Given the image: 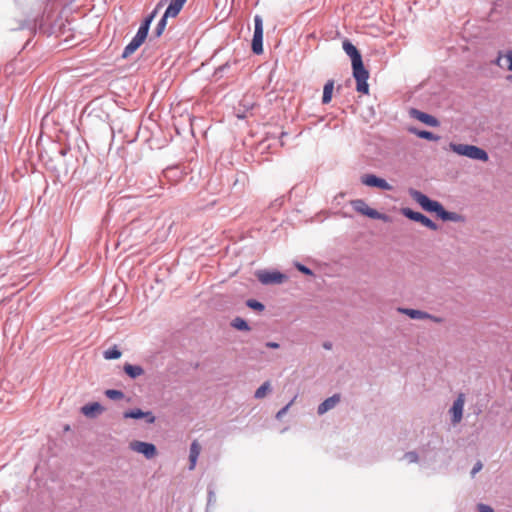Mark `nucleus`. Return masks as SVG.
<instances>
[{"label": "nucleus", "instance_id": "nucleus-51", "mask_svg": "<svg viewBox=\"0 0 512 512\" xmlns=\"http://www.w3.org/2000/svg\"><path fill=\"white\" fill-rule=\"evenodd\" d=\"M51 0H48V2H50Z\"/></svg>", "mask_w": 512, "mask_h": 512}, {"label": "nucleus", "instance_id": "nucleus-42", "mask_svg": "<svg viewBox=\"0 0 512 512\" xmlns=\"http://www.w3.org/2000/svg\"><path fill=\"white\" fill-rule=\"evenodd\" d=\"M243 102H244V100H243V101H241L239 105H240V106H242V105H243V106H244V108H245V111H247V110H249V109H252V108L254 107V104H253V103L244 104Z\"/></svg>", "mask_w": 512, "mask_h": 512}, {"label": "nucleus", "instance_id": "nucleus-4", "mask_svg": "<svg viewBox=\"0 0 512 512\" xmlns=\"http://www.w3.org/2000/svg\"><path fill=\"white\" fill-rule=\"evenodd\" d=\"M352 74L356 80V90L362 94H368L369 71L365 68L363 60L352 63Z\"/></svg>", "mask_w": 512, "mask_h": 512}, {"label": "nucleus", "instance_id": "nucleus-18", "mask_svg": "<svg viewBox=\"0 0 512 512\" xmlns=\"http://www.w3.org/2000/svg\"><path fill=\"white\" fill-rule=\"evenodd\" d=\"M123 371L131 379H136L144 374V369L140 365H133L130 363L124 364Z\"/></svg>", "mask_w": 512, "mask_h": 512}, {"label": "nucleus", "instance_id": "nucleus-32", "mask_svg": "<svg viewBox=\"0 0 512 512\" xmlns=\"http://www.w3.org/2000/svg\"><path fill=\"white\" fill-rule=\"evenodd\" d=\"M246 306L258 312H262L265 309L264 304L256 299H248L246 301Z\"/></svg>", "mask_w": 512, "mask_h": 512}, {"label": "nucleus", "instance_id": "nucleus-25", "mask_svg": "<svg viewBox=\"0 0 512 512\" xmlns=\"http://www.w3.org/2000/svg\"><path fill=\"white\" fill-rule=\"evenodd\" d=\"M364 215L371 219H375V220H383V221L388 220V216L386 214L380 213L376 209H373L370 207H368V209L364 211Z\"/></svg>", "mask_w": 512, "mask_h": 512}, {"label": "nucleus", "instance_id": "nucleus-50", "mask_svg": "<svg viewBox=\"0 0 512 512\" xmlns=\"http://www.w3.org/2000/svg\"><path fill=\"white\" fill-rule=\"evenodd\" d=\"M205 512H211L209 509H206Z\"/></svg>", "mask_w": 512, "mask_h": 512}, {"label": "nucleus", "instance_id": "nucleus-45", "mask_svg": "<svg viewBox=\"0 0 512 512\" xmlns=\"http://www.w3.org/2000/svg\"><path fill=\"white\" fill-rule=\"evenodd\" d=\"M323 347L327 350H330L332 348V343L331 342H324L323 343Z\"/></svg>", "mask_w": 512, "mask_h": 512}, {"label": "nucleus", "instance_id": "nucleus-35", "mask_svg": "<svg viewBox=\"0 0 512 512\" xmlns=\"http://www.w3.org/2000/svg\"><path fill=\"white\" fill-rule=\"evenodd\" d=\"M296 268H297L298 271H300L304 275H307V276H312L313 275L312 269H310L309 267H307L304 264L297 263L296 264Z\"/></svg>", "mask_w": 512, "mask_h": 512}, {"label": "nucleus", "instance_id": "nucleus-3", "mask_svg": "<svg viewBox=\"0 0 512 512\" xmlns=\"http://www.w3.org/2000/svg\"><path fill=\"white\" fill-rule=\"evenodd\" d=\"M186 2H187V0H171L170 1L163 16L161 17V19L159 20V22L157 23V25L154 29V32H153L154 37L159 38L163 34V32L166 28V25H167L168 18L176 17L180 13V11L182 10V8Z\"/></svg>", "mask_w": 512, "mask_h": 512}, {"label": "nucleus", "instance_id": "nucleus-40", "mask_svg": "<svg viewBox=\"0 0 512 512\" xmlns=\"http://www.w3.org/2000/svg\"><path fill=\"white\" fill-rule=\"evenodd\" d=\"M506 59H507V62H508V70L512 71V50H509L506 53Z\"/></svg>", "mask_w": 512, "mask_h": 512}, {"label": "nucleus", "instance_id": "nucleus-11", "mask_svg": "<svg viewBox=\"0 0 512 512\" xmlns=\"http://www.w3.org/2000/svg\"><path fill=\"white\" fill-rule=\"evenodd\" d=\"M409 113L412 118L417 119L418 121L430 127H437L440 125V122L436 117L416 108H412Z\"/></svg>", "mask_w": 512, "mask_h": 512}, {"label": "nucleus", "instance_id": "nucleus-15", "mask_svg": "<svg viewBox=\"0 0 512 512\" xmlns=\"http://www.w3.org/2000/svg\"><path fill=\"white\" fill-rule=\"evenodd\" d=\"M342 46L345 53L350 57L352 63L362 60L360 51L352 42L346 39L343 41Z\"/></svg>", "mask_w": 512, "mask_h": 512}, {"label": "nucleus", "instance_id": "nucleus-48", "mask_svg": "<svg viewBox=\"0 0 512 512\" xmlns=\"http://www.w3.org/2000/svg\"><path fill=\"white\" fill-rule=\"evenodd\" d=\"M507 80L512 83V74L507 76Z\"/></svg>", "mask_w": 512, "mask_h": 512}, {"label": "nucleus", "instance_id": "nucleus-2", "mask_svg": "<svg viewBox=\"0 0 512 512\" xmlns=\"http://www.w3.org/2000/svg\"><path fill=\"white\" fill-rule=\"evenodd\" d=\"M450 149L459 156H464L472 160L487 162L489 155L486 150L472 144L450 143Z\"/></svg>", "mask_w": 512, "mask_h": 512}, {"label": "nucleus", "instance_id": "nucleus-46", "mask_svg": "<svg viewBox=\"0 0 512 512\" xmlns=\"http://www.w3.org/2000/svg\"><path fill=\"white\" fill-rule=\"evenodd\" d=\"M66 153H67V151H66V150H64V149H61V150H60V154H61L62 156H65V155H66Z\"/></svg>", "mask_w": 512, "mask_h": 512}, {"label": "nucleus", "instance_id": "nucleus-28", "mask_svg": "<svg viewBox=\"0 0 512 512\" xmlns=\"http://www.w3.org/2000/svg\"><path fill=\"white\" fill-rule=\"evenodd\" d=\"M147 36L148 33L138 28L137 33L132 38L131 42L134 43L137 48H139L145 42Z\"/></svg>", "mask_w": 512, "mask_h": 512}, {"label": "nucleus", "instance_id": "nucleus-9", "mask_svg": "<svg viewBox=\"0 0 512 512\" xmlns=\"http://www.w3.org/2000/svg\"><path fill=\"white\" fill-rule=\"evenodd\" d=\"M130 446L132 450L144 455L147 459H152L157 454V448L153 443L134 441Z\"/></svg>", "mask_w": 512, "mask_h": 512}, {"label": "nucleus", "instance_id": "nucleus-6", "mask_svg": "<svg viewBox=\"0 0 512 512\" xmlns=\"http://www.w3.org/2000/svg\"><path fill=\"white\" fill-rule=\"evenodd\" d=\"M401 212L409 220L418 222V223L422 224L423 226H425L431 230H434V231L438 229V225L433 220H431L429 217H427L426 215H424L421 212L414 211L413 209L408 208V207L402 208Z\"/></svg>", "mask_w": 512, "mask_h": 512}, {"label": "nucleus", "instance_id": "nucleus-13", "mask_svg": "<svg viewBox=\"0 0 512 512\" xmlns=\"http://www.w3.org/2000/svg\"><path fill=\"white\" fill-rule=\"evenodd\" d=\"M339 402H340V395L334 394V395L326 398L322 403L319 404V406L317 408V413L319 415H323L326 412H328L329 410H331L332 408H334L336 406V404Z\"/></svg>", "mask_w": 512, "mask_h": 512}, {"label": "nucleus", "instance_id": "nucleus-8", "mask_svg": "<svg viewBox=\"0 0 512 512\" xmlns=\"http://www.w3.org/2000/svg\"><path fill=\"white\" fill-rule=\"evenodd\" d=\"M361 183L368 187H374L384 191L392 190V186L384 178L375 174H365L361 176Z\"/></svg>", "mask_w": 512, "mask_h": 512}, {"label": "nucleus", "instance_id": "nucleus-24", "mask_svg": "<svg viewBox=\"0 0 512 512\" xmlns=\"http://www.w3.org/2000/svg\"><path fill=\"white\" fill-rule=\"evenodd\" d=\"M122 355V352L119 350V348L114 345L107 350L104 351L103 356L106 360H116L119 359Z\"/></svg>", "mask_w": 512, "mask_h": 512}, {"label": "nucleus", "instance_id": "nucleus-27", "mask_svg": "<svg viewBox=\"0 0 512 512\" xmlns=\"http://www.w3.org/2000/svg\"><path fill=\"white\" fill-rule=\"evenodd\" d=\"M145 411L141 410L140 408H134L130 409L128 411H125L123 414L124 418H131V419H142Z\"/></svg>", "mask_w": 512, "mask_h": 512}, {"label": "nucleus", "instance_id": "nucleus-21", "mask_svg": "<svg viewBox=\"0 0 512 512\" xmlns=\"http://www.w3.org/2000/svg\"><path fill=\"white\" fill-rule=\"evenodd\" d=\"M238 59L228 60L224 64L220 65L218 68H216L214 72V76L217 78L223 77V75L233 66L238 64Z\"/></svg>", "mask_w": 512, "mask_h": 512}, {"label": "nucleus", "instance_id": "nucleus-41", "mask_svg": "<svg viewBox=\"0 0 512 512\" xmlns=\"http://www.w3.org/2000/svg\"><path fill=\"white\" fill-rule=\"evenodd\" d=\"M265 346L270 349H278L280 347L279 343L273 341L266 342Z\"/></svg>", "mask_w": 512, "mask_h": 512}, {"label": "nucleus", "instance_id": "nucleus-20", "mask_svg": "<svg viewBox=\"0 0 512 512\" xmlns=\"http://www.w3.org/2000/svg\"><path fill=\"white\" fill-rule=\"evenodd\" d=\"M334 81L328 80L323 87L322 103L328 104L332 100Z\"/></svg>", "mask_w": 512, "mask_h": 512}, {"label": "nucleus", "instance_id": "nucleus-16", "mask_svg": "<svg viewBox=\"0 0 512 512\" xmlns=\"http://www.w3.org/2000/svg\"><path fill=\"white\" fill-rule=\"evenodd\" d=\"M463 405L464 403L461 397L453 402V405L450 408L451 420L453 423H458L461 421L463 416Z\"/></svg>", "mask_w": 512, "mask_h": 512}, {"label": "nucleus", "instance_id": "nucleus-47", "mask_svg": "<svg viewBox=\"0 0 512 512\" xmlns=\"http://www.w3.org/2000/svg\"><path fill=\"white\" fill-rule=\"evenodd\" d=\"M237 117L241 119V118H244V117H245V115H244V114H240V113L238 112V113H237Z\"/></svg>", "mask_w": 512, "mask_h": 512}, {"label": "nucleus", "instance_id": "nucleus-19", "mask_svg": "<svg viewBox=\"0 0 512 512\" xmlns=\"http://www.w3.org/2000/svg\"><path fill=\"white\" fill-rule=\"evenodd\" d=\"M409 132L416 135L417 137L421 139H425L428 141H438L440 139V136L434 134L431 131L428 130H421L415 127L409 128Z\"/></svg>", "mask_w": 512, "mask_h": 512}, {"label": "nucleus", "instance_id": "nucleus-36", "mask_svg": "<svg viewBox=\"0 0 512 512\" xmlns=\"http://www.w3.org/2000/svg\"><path fill=\"white\" fill-rule=\"evenodd\" d=\"M293 403V400H291L287 405H285L283 408H281L277 413H276V419L277 420H281L282 417L288 412L290 406L292 405Z\"/></svg>", "mask_w": 512, "mask_h": 512}, {"label": "nucleus", "instance_id": "nucleus-29", "mask_svg": "<svg viewBox=\"0 0 512 512\" xmlns=\"http://www.w3.org/2000/svg\"><path fill=\"white\" fill-rule=\"evenodd\" d=\"M105 396L107 398H109L110 400H114V401H117V400H122L124 397H125V394L123 391L121 390H117V389H107L105 391Z\"/></svg>", "mask_w": 512, "mask_h": 512}, {"label": "nucleus", "instance_id": "nucleus-22", "mask_svg": "<svg viewBox=\"0 0 512 512\" xmlns=\"http://www.w3.org/2000/svg\"><path fill=\"white\" fill-rule=\"evenodd\" d=\"M157 9H153L144 19L143 21L141 22V25L139 27V29L143 30L144 32L146 33H149V30H150V26H151V23L153 22V20L155 19V17L157 16Z\"/></svg>", "mask_w": 512, "mask_h": 512}, {"label": "nucleus", "instance_id": "nucleus-43", "mask_svg": "<svg viewBox=\"0 0 512 512\" xmlns=\"http://www.w3.org/2000/svg\"><path fill=\"white\" fill-rule=\"evenodd\" d=\"M167 2V0H160L157 5L155 6L154 9H157V13L159 12V10L163 7V5Z\"/></svg>", "mask_w": 512, "mask_h": 512}, {"label": "nucleus", "instance_id": "nucleus-34", "mask_svg": "<svg viewBox=\"0 0 512 512\" xmlns=\"http://www.w3.org/2000/svg\"><path fill=\"white\" fill-rule=\"evenodd\" d=\"M138 48L135 46L134 43L131 41L125 46L122 52V58H128L130 55H132Z\"/></svg>", "mask_w": 512, "mask_h": 512}, {"label": "nucleus", "instance_id": "nucleus-10", "mask_svg": "<svg viewBox=\"0 0 512 512\" xmlns=\"http://www.w3.org/2000/svg\"><path fill=\"white\" fill-rule=\"evenodd\" d=\"M421 461L424 463H433L437 460L438 450L436 443L429 441L426 446L419 449Z\"/></svg>", "mask_w": 512, "mask_h": 512}, {"label": "nucleus", "instance_id": "nucleus-38", "mask_svg": "<svg viewBox=\"0 0 512 512\" xmlns=\"http://www.w3.org/2000/svg\"><path fill=\"white\" fill-rule=\"evenodd\" d=\"M482 468L483 464L480 460H478L471 470V477H474Z\"/></svg>", "mask_w": 512, "mask_h": 512}, {"label": "nucleus", "instance_id": "nucleus-39", "mask_svg": "<svg viewBox=\"0 0 512 512\" xmlns=\"http://www.w3.org/2000/svg\"><path fill=\"white\" fill-rule=\"evenodd\" d=\"M478 511L479 512H494V509L490 505L480 503V504H478Z\"/></svg>", "mask_w": 512, "mask_h": 512}, {"label": "nucleus", "instance_id": "nucleus-30", "mask_svg": "<svg viewBox=\"0 0 512 512\" xmlns=\"http://www.w3.org/2000/svg\"><path fill=\"white\" fill-rule=\"evenodd\" d=\"M351 205L356 212L362 215H364V211L367 210L369 207L363 199L353 200L351 201Z\"/></svg>", "mask_w": 512, "mask_h": 512}, {"label": "nucleus", "instance_id": "nucleus-49", "mask_svg": "<svg viewBox=\"0 0 512 512\" xmlns=\"http://www.w3.org/2000/svg\"><path fill=\"white\" fill-rule=\"evenodd\" d=\"M48 7H49V3H48V4H46V7H45V10H44V13H46V12H47V8H48Z\"/></svg>", "mask_w": 512, "mask_h": 512}, {"label": "nucleus", "instance_id": "nucleus-44", "mask_svg": "<svg viewBox=\"0 0 512 512\" xmlns=\"http://www.w3.org/2000/svg\"><path fill=\"white\" fill-rule=\"evenodd\" d=\"M167 2V0H160L157 5L155 6L154 9H157V13L159 12V10L163 7V5Z\"/></svg>", "mask_w": 512, "mask_h": 512}, {"label": "nucleus", "instance_id": "nucleus-7", "mask_svg": "<svg viewBox=\"0 0 512 512\" xmlns=\"http://www.w3.org/2000/svg\"><path fill=\"white\" fill-rule=\"evenodd\" d=\"M257 278L262 284L270 285L283 283L287 276L279 271L260 270L257 272Z\"/></svg>", "mask_w": 512, "mask_h": 512}, {"label": "nucleus", "instance_id": "nucleus-31", "mask_svg": "<svg viewBox=\"0 0 512 512\" xmlns=\"http://www.w3.org/2000/svg\"><path fill=\"white\" fill-rule=\"evenodd\" d=\"M271 390V384L269 381H265L256 391L254 397L256 399L263 398L267 392Z\"/></svg>", "mask_w": 512, "mask_h": 512}, {"label": "nucleus", "instance_id": "nucleus-12", "mask_svg": "<svg viewBox=\"0 0 512 512\" xmlns=\"http://www.w3.org/2000/svg\"><path fill=\"white\" fill-rule=\"evenodd\" d=\"M398 312L408 316L411 319L414 320H421V319H432L435 322H440L441 319L437 318L425 311L418 310V309H412V308H398Z\"/></svg>", "mask_w": 512, "mask_h": 512}, {"label": "nucleus", "instance_id": "nucleus-1", "mask_svg": "<svg viewBox=\"0 0 512 512\" xmlns=\"http://www.w3.org/2000/svg\"><path fill=\"white\" fill-rule=\"evenodd\" d=\"M409 195L421 206L423 210L429 213H435L442 221L458 222L462 218L461 215L456 212L447 211L439 201L429 198L421 191L410 188Z\"/></svg>", "mask_w": 512, "mask_h": 512}, {"label": "nucleus", "instance_id": "nucleus-26", "mask_svg": "<svg viewBox=\"0 0 512 512\" xmlns=\"http://www.w3.org/2000/svg\"><path fill=\"white\" fill-rule=\"evenodd\" d=\"M207 494H208V497H207L206 509H209L211 511L212 507L215 506L216 501H217L216 493H215L214 487L212 485L208 486Z\"/></svg>", "mask_w": 512, "mask_h": 512}, {"label": "nucleus", "instance_id": "nucleus-14", "mask_svg": "<svg viewBox=\"0 0 512 512\" xmlns=\"http://www.w3.org/2000/svg\"><path fill=\"white\" fill-rule=\"evenodd\" d=\"M104 407L99 402H90L81 407V412L88 418H94L98 414L102 413Z\"/></svg>", "mask_w": 512, "mask_h": 512}, {"label": "nucleus", "instance_id": "nucleus-33", "mask_svg": "<svg viewBox=\"0 0 512 512\" xmlns=\"http://www.w3.org/2000/svg\"><path fill=\"white\" fill-rule=\"evenodd\" d=\"M403 458H404L408 463H418V462L421 460L420 453H419V452H416V451H409V452H406V453L404 454Z\"/></svg>", "mask_w": 512, "mask_h": 512}, {"label": "nucleus", "instance_id": "nucleus-17", "mask_svg": "<svg viewBox=\"0 0 512 512\" xmlns=\"http://www.w3.org/2000/svg\"><path fill=\"white\" fill-rule=\"evenodd\" d=\"M201 451L199 443L194 440L190 445L189 450V470H193L196 467L197 460Z\"/></svg>", "mask_w": 512, "mask_h": 512}, {"label": "nucleus", "instance_id": "nucleus-23", "mask_svg": "<svg viewBox=\"0 0 512 512\" xmlns=\"http://www.w3.org/2000/svg\"><path fill=\"white\" fill-rule=\"evenodd\" d=\"M230 324L233 328L239 331H250L251 329L248 322L241 317H235Z\"/></svg>", "mask_w": 512, "mask_h": 512}, {"label": "nucleus", "instance_id": "nucleus-5", "mask_svg": "<svg viewBox=\"0 0 512 512\" xmlns=\"http://www.w3.org/2000/svg\"><path fill=\"white\" fill-rule=\"evenodd\" d=\"M251 49L256 55L263 53V19L258 14L254 16V34Z\"/></svg>", "mask_w": 512, "mask_h": 512}, {"label": "nucleus", "instance_id": "nucleus-37", "mask_svg": "<svg viewBox=\"0 0 512 512\" xmlns=\"http://www.w3.org/2000/svg\"><path fill=\"white\" fill-rule=\"evenodd\" d=\"M144 414L145 415L143 416V418L146 420L148 424H153L155 422L156 417L153 415L151 411H145Z\"/></svg>", "mask_w": 512, "mask_h": 512}]
</instances>
